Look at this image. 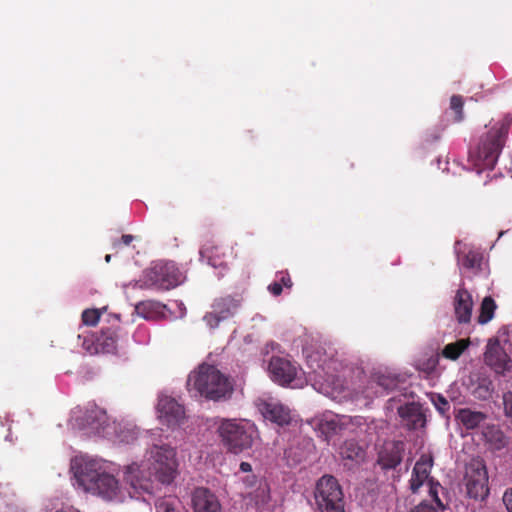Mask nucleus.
I'll return each instance as SVG.
<instances>
[{
	"label": "nucleus",
	"mask_w": 512,
	"mask_h": 512,
	"mask_svg": "<svg viewBox=\"0 0 512 512\" xmlns=\"http://www.w3.org/2000/svg\"><path fill=\"white\" fill-rule=\"evenodd\" d=\"M258 409L265 419L279 426L288 425L291 421L290 409L277 401H261Z\"/></svg>",
	"instance_id": "16"
},
{
	"label": "nucleus",
	"mask_w": 512,
	"mask_h": 512,
	"mask_svg": "<svg viewBox=\"0 0 512 512\" xmlns=\"http://www.w3.org/2000/svg\"><path fill=\"white\" fill-rule=\"evenodd\" d=\"M118 327L102 328L95 338V352L112 353L116 350Z\"/></svg>",
	"instance_id": "23"
},
{
	"label": "nucleus",
	"mask_w": 512,
	"mask_h": 512,
	"mask_svg": "<svg viewBox=\"0 0 512 512\" xmlns=\"http://www.w3.org/2000/svg\"><path fill=\"white\" fill-rule=\"evenodd\" d=\"M241 306V299L230 295L215 299L212 304V311L204 316L207 325L214 329L219 326L221 321L233 317Z\"/></svg>",
	"instance_id": "11"
},
{
	"label": "nucleus",
	"mask_w": 512,
	"mask_h": 512,
	"mask_svg": "<svg viewBox=\"0 0 512 512\" xmlns=\"http://www.w3.org/2000/svg\"><path fill=\"white\" fill-rule=\"evenodd\" d=\"M133 239H134V237L132 235L125 234V235H122V237L120 239V243H122L125 246H128L131 244Z\"/></svg>",
	"instance_id": "43"
},
{
	"label": "nucleus",
	"mask_w": 512,
	"mask_h": 512,
	"mask_svg": "<svg viewBox=\"0 0 512 512\" xmlns=\"http://www.w3.org/2000/svg\"><path fill=\"white\" fill-rule=\"evenodd\" d=\"M411 512H438L437 507L428 501H422Z\"/></svg>",
	"instance_id": "37"
},
{
	"label": "nucleus",
	"mask_w": 512,
	"mask_h": 512,
	"mask_svg": "<svg viewBox=\"0 0 512 512\" xmlns=\"http://www.w3.org/2000/svg\"><path fill=\"white\" fill-rule=\"evenodd\" d=\"M438 364H439V356L437 354H432L428 357L419 358L416 361L415 366H416L417 370L424 372L427 375H430L436 370V367L438 366Z\"/></svg>",
	"instance_id": "31"
},
{
	"label": "nucleus",
	"mask_w": 512,
	"mask_h": 512,
	"mask_svg": "<svg viewBox=\"0 0 512 512\" xmlns=\"http://www.w3.org/2000/svg\"><path fill=\"white\" fill-rule=\"evenodd\" d=\"M240 470L245 473H249L252 471V466L248 462H241L240 464Z\"/></svg>",
	"instance_id": "44"
},
{
	"label": "nucleus",
	"mask_w": 512,
	"mask_h": 512,
	"mask_svg": "<svg viewBox=\"0 0 512 512\" xmlns=\"http://www.w3.org/2000/svg\"><path fill=\"white\" fill-rule=\"evenodd\" d=\"M464 100L460 95H453L450 99V108L455 112L454 120L460 122L464 119L463 115Z\"/></svg>",
	"instance_id": "33"
},
{
	"label": "nucleus",
	"mask_w": 512,
	"mask_h": 512,
	"mask_svg": "<svg viewBox=\"0 0 512 512\" xmlns=\"http://www.w3.org/2000/svg\"><path fill=\"white\" fill-rule=\"evenodd\" d=\"M494 391L493 384L488 379H482L473 391V395L480 400L489 399Z\"/></svg>",
	"instance_id": "32"
},
{
	"label": "nucleus",
	"mask_w": 512,
	"mask_h": 512,
	"mask_svg": "<svg viewBox=\"0 0 512 512\" xmlns=\"http://www.w3.org/2000/svg\"><path fill=\"white\" fill-rule=\"evenodd\" d=\"M405 443L403 441H392L386 443L378 455V464L384 470L396 468L403 459Z\"/></svg>",
	"instance_id": "17"
},
{
	"label": "nucleus",
	"mask_w": 512,
	"mask_h": 512,
	"mask_svg": "<svg viewBox=\"0 0 512 512\" xmlns=\"http://www.w3.org/2000/svg\"><path fill=\"white\" fill-rule=\"evenodd\" d=\"M268 290L272 295L279 296L283 291V287L280 282L274 281L271 284H269Z\"/></svg>",
	"instance_id": "41"
},
{
	"label": "nucleus",
	"mask_w": 512,
	"mask_h": 512,
	"mask_svg": "<svg viewBox=\"0 0 512 512\" xmlns=\"http://www.w3.org/2000/svg\"><path fill=\"white\" fill-rule=\"evenodd\" d=\"M502 500L507 512H512V488L505 490Z\"/></svg>",
	"instance_id": "40"
},
{
	"label": "nucleus",
	"mask_w": 512,
	"mask_h": 512,
	"mask_svg": "<svg viewBox=\"0 0 512 512\" xmlns=\"http://www.w3.org/2000/svg\"><path fill=\"white\" fill-rule=\"evenodd\" d=\"M157 512H177L173 503L170 501H160L158 504H156Z\"/></svg>",
	"instance_id": "39"
},
{
	"label": "nucleus",
	"mask_w": 512,
	"mask_h": 512,
	"mask_svg": "<svg viewBox=\"0 0 512 512\" xmlns=\"http://www.w3.org/2000/svg\"><path fill=\"white\" fill-rule=\"evenodd\" d=\"M503 405L505 415L512 419V392L508 391L503 394Z\"/></svg>",
	"instance_id": "36"
},
{
	"label": "nucleus",
	"mask_w": 512,
	"mask_h": 512,
	"mask_svg": "<svg viewBox=\"0 0 512 512\" xmlns=\"http://www.w3.org/2000/svg\"><path fill=\"white\" fill-rule=\"evenodd\" d=\"M158 417L168 427L179 425L184 418V408L170 396H160L157 404Z\"/></svg>",
	"instance_id": "15"
},
{
	"label": "nucleus",
	"mask_w": 512,
	"mask_h": 512,
	"mask_svg": "<svg viewBox=\"0 0 512 512\" xmlns=\"http://www.w3.org/2000/svg\"><path fill=\"white\" fill-rule=\"evenodd\" d=\"M464 482L470 498L484 500L489 495L488 472L482 459H472L466 465Z\"/></svg>",
	"instance_id": "6"
},
{
	"label": "nucleus",
	"mask_w": 512,
	"mask_h": 512,
	"mask_svg": "<svg viewBox=\"0 0 512 512\" xmlns=\"http://www.w3.org/2000/svg\"><path fill=\"white\" fill-rule=\"evenodd\" d=\"M110 259H111V255H109V254H108V255H106V257H105L106 262H109V261H110Z\"/></svg>",
	"instance_id": "46"
},
{
	"label": "nucleus",
	"mask_w": 512,
	"mask_h": 512,
	"mask_svg": "<svg viewBox=\"0 0 512 512\" xmlns=\"http://www.w3.org/2000/svg\"><path fill=\"white\" fill-rule=\"evenodd\" d=\"M56 512H79L78 510L68 509V510H59Z\"/></svg>",
	"instance_id": "45"
},
{
	"label": "nucleus",
	"mask_w": 512,
	"mask_h": 512,
	"mask_svg": "<svg viewBox=\"0 0 512 512\" xmlns=\"http://www.w3.org/2000/svg\"><path fill=\"white\" fill-rule=\"evenodd\" d=\"M497 305L491 296H486L480 306V314L478 316V323L486 324L494 317Z\"/></svg>",
	"instance_id": "29"
},
{
	"label": "nucleus",
	"mask_w": 512,
	"mask_h": 512,
	"mask_svg": "<svg viewBox=\"0 0 512 512\" xmlns=\"http://www.w3.org/2000/svg\"><path fill=\"white\" fill-rule=\"evenodd\" d=\"M469 339H460L456 342L447 344L442 350V356L449 360H457L461 354L469 347Z\"/></svg>",
	"instance_id": "28"
},
{
	"label": "nucleus",
	"mask_w": 512,
	"mask_h": 512,
	"mask_svg": "<svg viewBox=\"0 0 512 512\" xmlns=\"http://www.w3.org/2000/svg\"><path fill=\"white\" fill-rule=\"evenodd\" d=\"M509 126L510 123L507 121L497 123L485 136L481 137L475 154L483 168L492 170L495 167L508 135Z\"/></svg>",
	"instance_id": "5"
},
{
	"label": "nucleus",
	"mask_w": 512,
	"mask_h": 512,
	"mask_svg": "<svg viewBox=\"0 0 512 512\" xmlns=\"http://www.w3.org/2000/svg\"><path fill=\"white\" fill-rule=\"evenodd\" d=\"M364 424L365 420L361 416L325 414L318 423V429L328 439L344 432L357 433V429Z\"/></svg>",
	"instance_id": "8"
},
{
	"label": "nucleus",
	"mask_w": 512,
	"mask_h": 512,
	"mask_svg": "<svg viewBox=\"0 0 512 512\" xmlns=\"http://www.w3.org/2000/svg\"><path fill=\"white\" fill-rule=\"evenodd\" d=\"M147 278L157 289L169 290L181 283L182 274L174 262H159L149 270Z\"/></svg>",
	"instance_id": "10"
},
{
	"label": "nucleus",
	"mask_w": 512,
	"mask_h": 512,
	"mask_svg": "<svg viewBox=\"0 0 512 512\" xmlns=\"http://www.w3.org/2000/svg\"><path fill=\"white\" fill-rule=\"evenodd\" d=\"M268 370L271 379L282 386L289 385L294 381L298 373L297 365L283 357H272Z\"/></svg>",
	"instance_id": "14"
},
{
	"label": "nucleus",
	"mask_w": 512,
	"mask_h": 512,
	"mask_svg": "<svg viewBox=\"0 0 512 512\" xmlns=\"http://www.w3.org/2000/svg\"><path fill=\"white\" fill-rule=\"evenodd\" d=\"M140 469L137 464H132L127 467L125 472L124 481L135 490H143L145 492L151 493L152 484L149 479L143 478L139 476Z\"/></svg>",
	"instance_id": "25"
},
{
	"label": "nucleus",
	"mask_w": 512,
	"mask_h": 512,
	"mask_svg": "<svg viewBox=\"0 0 512 512\" xmlns=\"http://www.w3.org/2000/svg\"><path fill=\"white\" fill-rule=\"evenodd\" d=\"M398 415L409 430H415L425 425V415L420 404L416 402L400 406L398 408Z\"/></svg>",
	"instance_id": "19"
},
{
	"label": "nucleus",
	"mask_w": 512,
	"mask_h": 512,
	"mask_svg": "<svg viewBox=\"0 0 512 512\" xmlns=\"http://www.w3.org/2000/svg\"><path fill=\"white\" fill-rule=\"evenodd\" d=\"M248 482V486H251L252 485V481L249 480V477L247 478L246 480Z\"/></svg>",
	"instance_id": "47"
},
{
	"label": "nucleus",
	"mask_w": 512,
	"mask_h": 512,
	"mask_svg": "<svg viewBox=\"0 0 512 512\" xmlns=\"http://www.w3.org/2000/svg\"><path fill=\"white\" fill-rule=\"evenodd\" d=\"M189 391H196L206 399L219 401L229 399L233 393L231 380L215 366L202 364L188 376Z\"/></svg>",
	"instance_id": "2"
},
{
	"label": "nucleus",
	"mask_w": 512,
	"mask_h": 512,
	"mask_svg": "<svg viewBox=\"0 0 512 512\" xmlns=\"http://www.w3.org/2000/svg\"><path fill=\"white\" fill-rule=\"evenodd\" d=\"M100 316L101 312L98 309H86L82 313V322L87 326H96Z\"/></svg>",
	"instance_id": "34"
},
{
	"label": "nucleus",
	"mask_w": 512,
	"mask_h": 512,
	"mask_svg": "<svg viewBox=\"0 0 512 512\" xmlns=\"http://www.w3.org/2000/svg\"><path fill=\"white\" fill-rule=\"evenodd\" d=\"M222 445L233 454H240L253 445L254 425L237 419H222L217 428Z\"/></svg>",
	"instance_id": "3"
},
{
	"label": "nucleus",
	"mask_w": 512,
	"mask_h": 512,
	"mask_svg": "<svg viewBox=\"0 0 512 512\" xmlns=\"http://www.w3.org/2000/svg\"><path fill=\"white\" fill-rule=\"evenodd\" d=\"M167 309V305L155 300H144L135 305V312L147 320L164 318Z\"/></svg>",
	"instance_id": "22"
},
{
	"label": "nucleus",
	"mask_w": 512,
	"mask_h": 512,
	"mask_svg": "<svg viewBox=\"0 0 512 512\" xmlns=\"http://www.w3.org/2000/svg\"><path fill=\"white\" fill-rule=\"evenodd\" d=\"M339 454L344 461H350L355 465L364 462L366 458L365 449L354 440H346L339 449Z\"/></svg>",
	"instance_id": "24"
},
{
	"label": "nucleus",
	"mask_w": 512,
	"mask_h": 512,
	"mask_svg": "<svg viewBox=\"0 0 512 512\" xmlns=\"http://www.w3.org/2000/svg\"><path fill=\"white\" fill-rule=\"evenodd\" d=\"M278 282L281 283L282 287L291 288L293 286V282L291 277L287 271H280L276 274Z\"/></svg>",
	"instance_id": "38"
},
{
	"label": "nucleus",
	"mask_w": 512,
	"mask_h": 512,
	"mask_svg": "<svg viewBox=\"0 0 512 512\" xmlns=\"http://www.w3.org/2000/svg\"><path fill=\"white\" fill-rule=\"evenodd\" d=\"M76 422L80 428L100 434L104 433L109 426V417L104 409L94 403H89L83 414L76 417Z\"/></svg>",
	"instance_id": "12"
},
{
	"label": "nucleus",
	"mask_w": 512,
	"mask_h": 512,
	"mask_svg": "<svg viewBox=\"0 0 512 512\" xmlns=\"http://www.w3.org/2000/svg\"><path fill=\"white\" fill-rule=\"evenodd\" d=\"M435 404V407L436 409L441 413V414H445L446 412L449 411L450 409V405H449V402L447 401V399L445 397H443L442 395H437V398L434 402Z\"/></svg>",
	"instance_id": "35"
},
{
	"label": "nucleus",
	"mask_w": 512,
	"mask_h": 512,
	"mask_svg": "<svg viewBox=\"0 0 512 512\" xmlns=\"http://www.w3.org/2000/svg\"><path fill=\"white\" fill-rule=\"evenodd\" d=\"M483 254L479 250L470 249L467 252L459 254L458 261L462 267L478 273L482 270Z\"/></svg>",
	"instance_id": "27"
},
{
	"label": "nucleus",
	"mask_w": 512,
	"mask_h": 512,
	"mask_svg": "<svg viewBox=\"0 0 512 512\" xmlns=\"http://www.w3.org/2000/svg\"><path fill=\"white\" fill-rule=\"evenodd\" d=\"M455 417L467 430H472L479 427L486 420L487 415L480 411L462 408Z\"/></svg>",
	"instance_id": "26"
},
{
	"label": "nucleus",
	"mask_w": 512,
	"mask_h": 512,
	"mask_svg": "<svg viewBox=\"0 0 512 512\" xmlns=\"http://www.w3.org/2000/svg\"><path fill=\"white\" fill-rule=\"evenodd\" d=\"M192 506L194 512H221L217 497L204 487H198L193 491Z\"/></svg>",
	"instance_id": "18"
},
{
	"label": "nucleus",
	"mask_w": 512,
	"mask_h": 512,
	"mask_svg": "<svg viewBox=\"0 0 512 512\" xmlns=\"http://www.w3.org/2000/svg\"><path fill=\"white\" fill-rule=\"evenodd\" d=\"M153 463V473L160 483L170 484L177 475V461L175 450L168 446H154L151 450Z\"/></svg>",
	"instance_id": "7"
},
{
	"label": "nucleus",
	"mask_w": 512,
	"mask_h": 512,
	"mask_svg": "<svg viewBox=\"0 0 512 512\" xmlns=\"http://www.w3.org/2000/svg\"><path fill=\"white\" fill-rule=\"evenodd\" d=\"M484 361L495 373L504 375L509 370L511 359L502 347L499 339L494 338L490 339L487 343Z\"/></svg>",
	"instance_id": "13"
},
{
	"label": "nucleus",
	"mask_w": 512,
	"mask_h": 512,
	"mask_svg": "<svg viewBox=\"0 0 512 512\" xmlns=\"http://www.w3.org/2000/svg\"><path fill=\"white\" fill-rule=\"evenodd\" d=\"M453 306L457 321L461 324L469 323L472 316L473 299L468 290L464 288L457 290Z\"/></svg>",
	"instance_id": "20"
},
{
	"label": "nucleus",
	"mask_w": 512,
	"mask_h": 512,
	"mask_svg": "<svg viewBox=\"0 0 512 512\" xmlns=\"http://www.w3.org/2000/svg\"><path fill=\"white\" fill-rule=\"evenodd\" d=\"M373 382H375L383 392H389L397 388L400 380L396 375L378 374L374 376Z\"/></svg>",
	"instance_id": "30"
},
{
	"label": "nucleus",
	"mask_w": 512,
	"mask_h": 512,
	"mask_svg": "<svg viewBox=\"0 0 512 512\" xmlns=\"http://www.w3.org/2000/svg\"><path fill=\"white\" fill-rule=\"evenodd\" d=\"M314 500L315 512H346L342 487L332 475H323L318 479Z\"/></svg>",
	"instance_id": "4"
},
{
	"label": "nucleus",
	"mask_w": 512,
	"mask_h": 512,
	"mask_svg": "<svg viewBox=\"0 0 512 512\" xmlns=\"http://www.w3.org/2000/svg\"><path fill=\"white\" fill-rule=\"evenodd\" d=\"M228 250L227 246L208 241L202 246L200 256L202 260H206L209 265L215 268L224 267Z\"/></svg>",
	"instance_id": "21"
},
{
	"label": "nucleus",
	"mask_w": 512,
	"mask_h": 512,
	"mask_svg": "<svg viewBox=\"0 0 512 512\" xmlns=\"http://www.w3.org/2000/svg\"><path fill=\"white\" fill-rule=\"evenodd\" d=\"M433 466V455L431 453L422 454L414 465L411 479L410 489L413 493H416L419 488L428 481L430 485L429 493L433 500L436 502L437 507H443L440 498L438 497L439 484H433L432 479H429V475Z\"/></svg>",
	"instance_id": "9"
},
{
	"label": "nucleus",
	"mask_w": 512,
	"mask_h": 512,
	"mask_svg": "<svg viewBox=\"0 0 512 512\" xmlns=\"http://www.w3.org/2000/svg\"><path fill=\"white\" fill-rule=\"evenodd\" d=\"M79 486L85 491L113 499L118 492V480L106 471L105 465L94 459H76L72 466Z\"/></svg>",
	"instance_id": "1"
},
{
	"label": "nucleus",
	"mask_w": 512,
	"mask_h": 512,
	"mask_svg": "<svg viewBox=\"0 0 512 512\" xmlns=\"http://www.w3.org/2000/svg\"><path fill=\"white\" fill-rule=\"evenodd\" d=\"M493 440L496 442V443H499L501 446L504 445V435L502 433V431H500L499 429H494L493 428Z\"/></svg>",
	"instance_id": "42"
}]
</instances>
